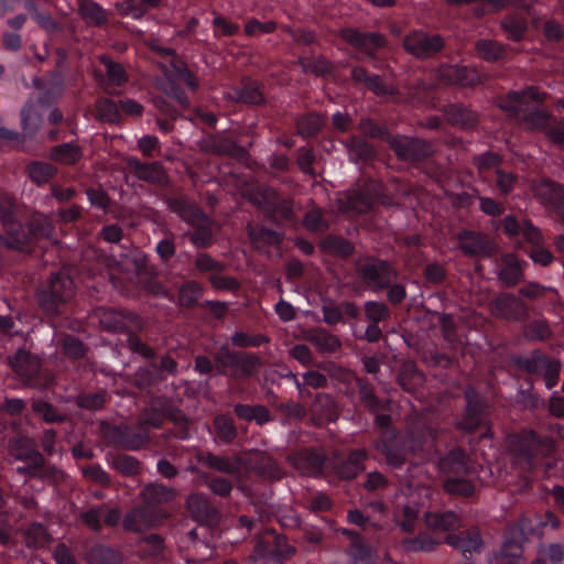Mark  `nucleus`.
Returning a JSON list of instances; mask_svg holds the SVG:
<instances>
[{"label":"nucleus","instance_id":"4","mask_svg":"<svg viewBox=\"0 0 564 564\" xmlns=\"http://www.w3.org/2000/svg\"><path fill=\"white\" fill-rule=\"evenodd\" d=\"M74 295L73 280L66 273L52 275L48 284L39 293V302L50 314H57Z\"/></svg>","mask_w":564,"mask_h":564},{"label":"nucleus","instance_id":"54","mask_svg":"<svg viewBox=\"0 0 564 564\" xmlns=\"http://www.w3.org/2000/svg\"><path fill=\"white\" fill-rule=\"evenodd\" d=\"M164 422V414L156 409L144 410L139 417V423L142 427L159 429Z\"/></svg>","mask_w":564,"mask_h":564},{"label":"nucleus","instance_id":"13","mask_svg":"<svg viewBox=\"0 0 564 564\" xmlns=\"http://www.w3.org/2000/svg\"><path fill=\"white\" fill-rule=\"evenodd\" d=\"M128 165L134 176L140 180L155 185H166L169 175L162 164L158 162L142 163L135 158L128 160Z\"/></svg>","mask_w":564,"mask_h":564},{"label":"nucleus","instance_id":"50","mask_svg":"<svg viewBox=\"0 0 564 564\" xmlns=\"http://www.w3.org/2000/svg\"><path fill=\"white\" fill-rule=\"evenodd\" d=\"M400 507L402 508V513L405 517V520L400 523L403 531H411L413 528V521L416 519L419 513L417 502L412 499L406 503L397 502L395 509L399 511Z\"/></svg>","mask_w":564,"mask_h":564},{"label":"nucleus","instance_id":"5","mask_svg":"<svg viewBox=\"0 0 564 564\" xmlns=\"http://www.w3.org/2000/svg\"><path fill=\"white\" fill-rule=\"evenodd\" d=\"M215 360L219 371L232 378L253 376L262 365L261 359L254 354L236 352L227 347H221Z\"/></svg>","mask_w":564,"mask_h":564},{"label":"nucleus","instance_id":"7","mask_svg":"<svg viewBox=\"0 0 564 564\" xmlns=\"http://www.w3.org/2000/svg\"><path fill=\"white\" fill-rule=\"evenodd\" d=\"M356 271L358 276L375 290L386 289L397 279V272L388 262L375 258L359 260Z\"/></svg>","mask_w":564,"mask_h":564},{"label":"nucleus","instance_id":"48","mask_svg":"<svg viewBox=\"0 0 564 564\" xmlns=\"http://www.w3.org/2000/svg\"><path fill=\"white\" fill-rule=\"evenodd\" d=\"M215 429L217 431V435L225 442H229L234 440L237 435V430L234 424V421L225 415H218L214 421Z\"/></svg>","mask_w":564,"mask_h":564},{"label":"nucleus","instance_id":"33","mask_svg":"<svg viewBox=\"0 0 564 564\" xmlns=\"http://www.w3.org/2000/svg\"><path fill=\"white\" fill-rule=\"evenodd\" d=\"M249 238L256 248H264L265 246L279 245L281 237L278 232L259 227H248Z\"/></svg>","mask_w":564,"mask_h":564},{"label":"nucleus","instance_id":"29","mask_svg":"<svg viewBox=\"0 0 564 564\" xmlns=\"http://www.w3.org/2000/svg\"><path fill=\"white\" fill-rule=\"evenodd\" d=\"M235 413L239 419L246 421H256L260 425L271 420L269 410L260 404H237L235 406Z\"/></svg>","mask_w":564,"mask_h":564},{"label":"nucleus","instance_id":"19","mask_svg":"<svg viewBox=\"0 0 564 564\" xmlns=\"http://www.w3.org/2000/svg\"><path fill=\"white\" fill-rule=\"evenodd\" d=\"M442 78L448 84L473 86L480 82L479 74L471 68L448 66L442 69Z\"/></svg>","mask_w":564,"mask_h":564},{"label":"nucleus","instance_id":"41","mask_svg":"<svg viewBox=\"0 0 564 564\" xmlns=\"http://www.w3.org/2000/svg\"><path fill=\"white\" fill-rule=\"evenodd\" d=\"M192 227L195 228V232L191 235V241L194 246L205 248L212 243V221L207 216L206 221L199 225H193Z\"/></svg>","mask_w":564,"mask_h":564},{"label":"nucleus","instance_id":"31","mask_svg":"<svg viewBox=\"0 0 564 564\" xmlns=\"http://www.w3.org/2000/svg\"><path fill=\"white\" fill-rule=\"evenodd\" d=\"M310 341L321 351L326 354H332L337 351L341 343L339 338L324 329L315 330L311 337Z\"/></svg>","mask_w":564,"mask_h":564},{"label":"nucleus","instance_id":"32","mask_svg":"<svg viewBox=\"0 0 564 564\" xmlns=\"http://www.w3.org/2000/svg\"><path fill=\"white\" fill-rule=\"evenodd\" d=\"M96 117L101 122L119 123L121 115L117 104L108 98H100L96 101Z\"/></svg>","mask_w":564,"mask_h":564},{"label":"nucleus","instance_id":"38","mask_svg":"<svg viewBox=\"0 0 564 564\" xmlns=\"http://www.w3.org/2000/svg\"><path fill=\"white\" fill-rule=\"evenodd\" d=\"M21 118L22 128L26 134H33L40 128L41 115L33 104L29 102L23 107Z\"/></svg>","mask_w":564,"mask_h":564},{"label":"nucleus","instance_id":"16","mask_svg":"<svg viewBox=\"0 0 564 564\" xmlns=\"http://www.w3.org/2000/svg\"><path fill=\"white\" fill-rule=\"evenodd\" d=\"M163 516L154 513L149 508H138L132 510L123 519V527L128 531L142 532L160 523Z\"/></svg>","mask_w":564,"mask_h":564},{"label":"nucleus","instance_id":"6","mask_svg":"<svg viewBox=\"0 0 564 564\" xmlns=\"http://www.w3.org/2000/svg\"><path fill=\"white\" fill-rule=\"evenodd\" d=\"M303 475L317 476L333 468L340 479H351L364 470L362 460H291Z\"/></svg>","mask_w":564,"mask_h":564},{"label":"nucleus","instance_id":"52","mask_svg":"<svg viewBox=\"0 0 564 564\" xmlns=\"http://www.w3.org/2000/svg\"><path fill=\"white\" fill-rule=\"evenodd\" d=\"M500 156L492 152H486L474 156V164L477 166L480 173L497 169L500 164Z\"/></svg>","mask_w":564,"mask_h":564},{"label":"nucleus","instance_id":"11","mask_svg":"<svg viewBox=\"0 0 564 564\" xmlns=\"http://www.w3.org/2000/svg\"><path fill=\"white\" fill-rule=\"evenodd\" d=\"M390 145L402 160H420L432 152L429 143L400 135L391 138Z\"/></svg>","mask_w":564,"mask_h":564},{"label":"nucleus","instance_id":"42","mask_svg":"<svg viewBox=\"0 0 564 564\" xmlns=\"http://www.w3.org/2000/svg\"><path fill=\"white\" fill-rule=\"evenodd\" d=\"M324 126V118L317 113H310L297 120L299 132L304 137L315 134Z\"/></svg>","mask_w":564,"mask_h":564},{"label":"nucleus","instance_id":"30","mask_svg":"<svg viewBox=\"0 0 564 564\" xmlns=\"http://www.w3.org/2000/svg\"><path fill=\"white\" fill-rule=\"evenodd\" d=\"M475 48L478 55L487 62H497L506 57V48L495 40H479Z\"/></svg>","mask_w":564,"mask_h":564},{"label":"nucleus","instance_id":"45","mask_svg":"<svg viewBox=\"0 0 564 564\" xmlns=\"http://www.w3.org/2000/svg\"><path fill=\"white\" fill-rule=\"evenodd\" d=\"M202 296V288L198 283L189 281L185 283L178 294V302L182 306H193Z\"/></svg>","mask_w":564,"mask_h":564},{"label":"nucleus","instance_id":"46","mask_svg":"<svg viewBox=\"0 0 564 564\" xmlns=\"http://www.w3.org/2000/svg\"><path fill=\"white\" fill-rule=\"evenodd\" d=\"M269 338L261 334H248L243 332H236L231 336V343L240 348L246 347H259L260 345L268 343Z\"/></svg>","mask_w":564,"mask_h":564},{"label":"nucleus","instance_id":"28","mask_svg":"<svg viewBox=\"0 0 564 564\" xmlns=\"http://www.w3.org/2000/svg\"><path fill=\"white\" fill-rule=\"evenodd\" d=\"M446 543L465 553H473L480 550L482 541L478 532L474 531L460 535H447Z\"/></svg>","mask_w":564,"mask_h":564},{"label":"nucleus","instance_id":"14","mask_svg":"<svg viewBox=\"0 0 564 564\" xmlns=\"http://www.w3.org/2000/svg\"><path fill=\"white\" fill-rule=\"evenodd\" d=\"M169 209L175 213L189 226L199 225L206 221V215L198 206L185 196L167 197L165 199Z\"/></svg>","mask_w":564,"mask_h":564},{"label":"nucleus","instance_id":"63","mask_svg":"<svg viewBox=\"0 0 564 564\" xmlns=\"http://www.w3.org/2000/svg\"><path fill=\"white\" fill-rule=\"evenodd\" d=\"M349 204L358 213L368 210L372 205V197L368 193H354L349 196Z\"/></svg>","mask_w":564,"mask_h":564},{"label":"nucleus","instance_id":"27","mask_svg":"<svg viewBox=\"0 0 564 564\" xmlns=\"http://www.w3.org/2000/svg\"><path fill=\"white\" fill-rule=\"evenodd\" d=\"M426 523L434 531L446 532L457 529L460 520L456 513L447 511L443 513H427Z\"/></svg>","mask_w":564,"mask_h":564},{"label":"nucleus","instance_id":"18","mask_svg":"<svg viewBox=\"0 0 564 564\" xmlns=\"http://www.w3.org/2000/svg\"><path fill=\"white\" fill-rule=\"evenodd\" d=\"M525 262H521L514 254L508 253L501 257L498 276L508 286H513L523 278Z\"/></svg>","mask_w":564,"mask_h":564},{"label":"nucleus","instance_id":"60","mask_svg":"<svg viewBox=\"0 0 564 564\" xmlns=\"http://www.w3.org/2000/svg\"><path fill=\"white\" fill-rule=\"evenodd\" d=\"M117 11L124 17H132L140 19L144 14V10L141 6L137 4L134 0H124L116 4Z\"/></svg>","mask_w":564,"mask_h":564},{"label":"nucleus","instance_id":"64","mask_svg":"<svg viewBox=\"0 0 564 564\" xmlns=\"http://www.w3.org/2000/svg\"><path fill=\"white\" fill-rule=\"evenodd\" d=\"M549 288L536 282H529L519 289L521 296L529 300H536L545 295Z\"/></svg>","mask_w":564,"mask_h":564},{"label":"nucleus","instance_id":"36","mask_svg":"<svg viewBox=\"0 0 564 564\" xmlns=\"http://www.w3.org/2000/svg\"><path fill=\"white\" fill-rule=\"evenodd\" d=\"M187 507L198 520L209 519L215 513L207 499L200 495H191L187 499Z\"/></svg>","mask_w":564,"mask_h":564},{"label":"nucleus","instance_id":"12","mask_svg":"<svg viewBox=\"0 0 564 564\" xmlns=\"http://www.w3.org/2000/svg\"><path fill=\"white\" fill-rule=\"evenodd\" d=\"M535 196L545 206H551L560 213L564 224V187L551 181H540L534 184Z\"/></svg>","mask_w":564,"mask_h":564},{"label":"nucleus","instance_id":"55","mask_svg":"<svg viewBox=\"0 0 564 564\" xmlns=\"http://www.w3.org/2000/svg\"><path fill=\"white\" fill-rule=\"evenodd\" d=\"M542 370H544V379L545 386L547 389L553 388L560 378L561 365L556 360H549L546 358V364L543 365Z\"/></svg>","mask_w":564,"mask_h":564},{"label":"nucleus","instance_id":"1","mask_svg":"<svg viewBox=\"0 0 564 564\" xmlns=\"http://www.w3.org/2000/svg\"><path fill=\"white\" fill-rule=\"evenodd\" d=\"M545 96V93H540L535 87H529L520 93L511 91L507 99L500 104V108L513 117H520L521 112H525L522 116L524 128L528 130L544 131L549 127V113L541 109L531 111H529V109L530 101L540 104L544 100Z\"/></svg>","mask_w":564,"mask_h":564},{"label":"nucleus","instance_id":"25","mask_svg":"<svg viewBox=\"0 0 564 564\" xmlns=\"http://www.w3.org/2000/svg\"><path fill=\"white\" fill-rule=\"evenodd\" d=\"M175 497L172 488L159 484H151L142 490L143 501L149 506H159L171 501Z\"/></svg>","mask_w":564,"mask_h":564},{"label":"nucleus","instance_id":"43","mask_svg":"<svg viewBox=\"0 0 564 564\" xmlns=\"http://www.w3.org/2000/svg\"><path fill=\"white\" fill-rule=\"evenodd\" d=\"M89 564H119L120 558L117 552L106 546H98L91 550L88 555Z\"/></svg>","mask_w":564,"mask_h":564},{"label":"nucleus","instance_id":"34","mask_svg":"<svg viewBox=\"0 0 564 564\" xmlns=\"http://www.w3.org/2000/svg\"><path fill=\"white\" fill-rule=\"evenodd\" d=\"M100 326L109 332H121L127 327L126 316L117 311L100 310L99 313Z\"/></svg>","mask_w":564,"mask_h":564},{"label":"nucleus","instance_id":"26","mask_svg":"<svg viewBox=\"0 0 564 564\" xmlns=\"http://www.w3.org/2000/svg\"><path fill=\"white\" fill-rule=\"evenodd\" d=\"M226 97L238 102L250 105H258L263 100V96L256 83H245L242 87L228 91Z\"/></svg>","mask_w":564,"mask_h":564},{"label":"nucleus","instance_id":"8","mask_svg":"<svg viewBox=\"0 0 564 564\" xmlns=\"http://www.w3.org/2000/svg\"><path fill=\"white\" fill-rule=\"evenodd\" d=\"M403 45L413 56L425 58L440 52L444 41L437 34L430 35L422 31H414L404 37Z\"/></svg>","mask_w":564,"mask_h":564},{"label":"nucleus","instance_id":"17","mask_svg":"<svg viewBox=\"0 0 564 564\" xmlns=\"http://www.w3.org/2000/svg\"><path fill=\"white\" fill-rule=\"evenodd\" d=\"M313 419L316 424L336 421L339 416V408L332 395L318 393L312 408Z\"/></svg>","mask_w":564,"mask_h":564},{"label":"nucleus","instance_id":"9","mask_svg":"<svg viewBox=\"0 0 564 564\" xmlns=\"http://www.w3.org/2000/svg\"><path fill=\"white\" fill-rule=\"evenodd\" d=\"M13 202L3 194H0V219L3 223V227L13 239V242H9L6 238L0 236V246H8L11 248H22L28 242V236L20 229L21 226L17 224L12 218Z\"/></svg>","mask_w":564,"mask_h":564},{"label":"nucleus","instance_id":"58","mask_svg":"<svg viewBox=\"0 0 564 564\" xmlns=\"http://www.w3.org/2000/svg\"><path fill=\"white\" fill-rule=\"evenodd\" d=\"M304 226L312 231H322L327 227L321 210L313 209L306 213L304 217Z\"/></svg>","mask_w":564,"mask_h":564},{"label":"nucleus","instance_id":"56","mask_svg":"<svg viewBox=\"0 0 564 564\" xmlns=\"http://www.w3.org/2000/svg\"><path fill=\"white\" fill-rule=\"evenodd\" d=\"M142 542L144 544L142 552L145 556H158L164 549L163 540L156 534L144 538Z\"/></svg>","mask_w":564,"mask_h":564},{"label":"nucleus","instance_id":"61","mask_svg":"<svg viewBox=\"0 0 564 564\" xmlns=\"http://www.w3.org/2000/svg\"><path fill=\"white\" fill-rule=\"evenodd\" d=\"M546 364V357L539 351L532 354L531 357L524 358L519 361V366L529 372H538L542 370L543 365Z\"/></svg>","mask_w":564,"mask_h":564},{"label":"nucleus","instance_id":"51","mask_svg":"<svg viewBox=\"0 0 564 564\" xmlns=\"http://www.w3.org/2000/svg\"><path fill=\"white\" fill-rule=\"evenodd\" d=\"M32 409L35 413L41 415L46 422H61L64 420V416L56 412L55 408L44 401H34L32 404Z\"/></svg>","mask_w":564,"mask_h":564},{"label":"nucleus","instance_id":"49","mask_svg":"<svg viewBox=\"0 0 564 564\" xmlns=\"http://www.w3.org/2000/svg\"><path fill=\"white\" fill-rule=\"evenodd\" d=\"M438 542L426 534H421L414 539H406L402 542V545L408 551H432Z\"/></svg>","mask_w":564,"mask_h":564},{"label":"nucleus","instance_id":"24","mask_svg":"<svg viewBox=\"0 0 564 564\" xmlns=\"http://www.w3.org/2000/svg\"><path fill=\"white\" fill-rule=\"evenodd\" d=\"M24 542L30 549H46L53 542L51 534L40 523L31 524L24 532Z\"/></svg>","mask_w":564,"mask_h":564},{"label":"nucleus","instance_id":"40","mask_svg":"<svg viewBox=\"0 0 564 564\" xmlns=\"http://www.w3.org/2000/svg\"><path fill=\"white\" fill-rule=\"evenodd\" d=\"M445 116L449 122L460 127L473 126L475 121L471 112L458 105L449 106L445 110Z\"/></svg>","mask_w":564,"mask_h":564},{"label":"nucleus","instance_id":"3","mask_svg":"<svg viewBox=\"0 0 564 564\" xmlns=\"http://www.w3.org/2000/svg\"><path fill=\"white\" fill-rule=\"evenodd\" d=\"M253 205L263 209L274 220H294L297 216L299 206L293 199L280 196L269 187H258L250 194Z\"/></svg>","mask_w":564,"mask_h":564},{"label":"nucleus","instance_id":"23","mask_svg":"<svg viewBox=\"0 0 564 564\" xmlns=\"http://www.w3.org/2000/svg\"><path fill=\"white\" fill-rule=\"evenodd\" d=\"M50 158L54 162L73 165L82 158V149L75 143H63L51 149Z\"/></svg>","mask_w":564,"mask_h":564},{"label":"nucleus","instance_id":"39","mask_svg":"<svg viewBox=\"0 0 564 564\" xmlns=\"http://www.w3.org/2000/svg\"><path fill=\"white\" fill-rule=\"evenodd\" d=\"M54 226L45 215H35L30 221V236L35 239L50 238Z\"/></svg>","mask_w":564,"mask_h":564},{"label":"nucleus","instance_id":"44","mask_svg":"<svg viewBox=\"0 0 564 564\" xmlns=\"http://www.w3.org/2000/svg\"><path fill=\"white\" fill-rule=\"evenodd\" d=\"M100 61L106 67L110 85L119 87L128 80L127 74L121 65L113 63L107 56H101Z\"/></svg>","mask_w":564,"mask_h":564},{"label":"nucleus","instance_id":"2","mask_svg":"<svg viewBox=\"0 0 564 564\" xmlns=\"http://www.w3.org/2000/svg\"><path fill=\"white\" fill-rule=\"evenodd\" d=\"M476 460H438L444 490L448 495L469 497L475 491L474 481H488L489 476L476 471Z\"/></svg>","mask_w":564,"mask_h":564},{"label":"nucleus","instance_id":"35","mask_svg":"<svg viewBox=\"0 0 564 564\" xmlns=\"http://www.w3.org/2000/svg\"><path fill=\"white\" fill-rule=\"evenodd\" d=\"M29 176L36 184L47 183L57 173L54 165L46 162H33L29 165Z\"/></svg>","mask_w":564,"mask_h":564},{"label":"nucleus","instance_id":"62","mask_svg":"<svg viewBox=\"0 0 564 564\" xmlns=\"http://www.w3.org/2000/svg\"><path fill=\"white\" fill-rule=\"evenodd\" d=\"M26 8L32 13V18L37 22V24L41 28L50 32L57 30V23L53 20V18L50 14L37 12L32 3L28 4Z\"/></svg>","mask_w":564,"mask_h":564},{"label":"nucleus","instance_id":"21","mask_svg":"<svg viewBox=\"0 0 564 564\" xmlns=\"http://www.w3.org/2000/svg\"><path fill=\"white\" fill-rule=\"evenodd\" d=\"M11 364L14 371L26 379L35 376L40 369L37 358L24 350L18 351L11 360Z\"/></svg>","mask_w":564,"mask_h":564},{"label":"nucleus","instance_id":"53","mask_svg":"<svg viewBox=\"0 0 564 564\" xmlns=\"http://www.w3.org/2000/svg\"><path fill=\"white\" fill-rule=\"evenodd\" d=\"M525 336L530 339L543 340L551 336V329L546 322L535 321L528 325Z\"/></svg>","mask_w":564,"mask_h":564},{"label":"nucleus","instance_id":"57","mask_svg":"<svg viewBox=\"0 0 564 564\" xmlns=\"http://www.w3.org/2000/svg\"><path fill=\"white\" fill-rule=\"evenodd\" d=\"M195 267L200 272H219L224 269V265L214 260L207 253H199L195 260Z\"/></svg>","mask_w":564,"mask_h":564},{"label":"nucleus","instance_id":"15","mask_svg":"<svg viewBox=\"0 0 564 564\" xmlns=\"http://www.w3.org/2000/svg\"><path fill=\"white\" fill-rule=\"evenodd\" d=\"M491 313L506 319H519L525 315L524 304L511 294H501L490 303Z\"/></svg>","mask_w":564,"mask_h":564},{"label":"nucleus","instance_id":"10","mask_svg":"<svg viewBox=\"0 0 564 564\" xmlns=\"http://www.w3.org/2000/svg\"><path fill=\"white\" fill-rule=\"evenodd\" d=\"M340 36L359 52L369 56L375 55L377 50L386 45V39L380 33H360L354 29H345L340 32Z\"/></svg>","mask_w":564,"mask_h":564},{"label":"nucleus","instance_id":"59","mask_svg":"<svg viewBox=\"0 0 564 564\" xmlns=\"http://www.w3.org/2000/svg\"><path fill=\"white\" fill-rule=\"evenodd\" d=\"M276 29V24L273 21L260 22L258 20H251L247 23L245 31L248 35H259L272 33Z\"/></svg>","mask_w":564,"mask_h":564},{"label":"nucleus","instance_id":"22","mask_svg":"<svg viewBox=\"0 0 564 564\" xmlns=\"http://www.w3.org/2000/svg\"><path fill=\"white\" fill-rule=\"evenodd\" d=\"M500 26L508 39L519 42L527 33L528 21L523 15L514 13L503 18L500 22Z\"/></svg>","mask_w":564,"mask_h":564},{"label":"nucleus","instance_id":"20","mask_svg":"<svg viewBox=\"0 0 564 564\" xmlns=\"http://www.w3.org/2000/svg\"><path fill=\"white\" fill-rule=\"evenodd\" d=\"M78 11L84 21L91 26H100L108 19L107 11L93 0H80Z\"/></svg>","mask_w":564,"mask_h":564},{"label":"nucleus","instance_id":"47","mask_svg":"<svg viewBox=\"0 0 564 564\" xmlns=\"http://www.w3.org/2000/svg\"><path fill=\"white\" fill-rule=\"evenodd\" d=\"M365 314L370 323H379L389 318L390 311L382 302L369 301L365 304Z\"/></svg>","mask_w":564,"mask_h":564},{"label":"nucleus","instance_id":"37","mask_svg":"<svg viewBox=\"0 0 564 564\" xmlns=\"http://www.w3.org/2000/svg\"><path fill=\"white\" fill-rule=\"evenodd\" d=\"M460 249L469 256L486 253L485 238L475 234H467L460 238Z\"/></svg>","mask_w":564,"mask_h":564}]
</instances>
